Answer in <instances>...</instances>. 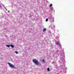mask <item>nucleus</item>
<instances>
[{"instance_id": "1", "label": "nucleus", "mask_w": 74, "mask_h": 74, "mask_svg": "<svg viewBox=\"0 0 74 74\" xmlns=\"http://www.w3.org/2000/svg\"><path fill=\"white\" fill-rule=\"evenodd\" d=\"M32 61L37 66H41V64L40 63L38 62V61L36 59H33Z\"/></svg>"}, {"instance_id": "2", "label": "nucleus", "mask_w": 74, "mask_h": 74, "mask_svg": "<svg viewBox=\"0 0 74 74\" xmlns=\"http://www.w3.org/2000/svg\"><path fill=\"white\" fill-rule=\"evenodd\" d=\"M8 64H9L10 67H12V68H15V66L14 65H13V64H11L8 62Z\"/></svg>"}, {"instance_id": "3", "label": "nucleus", "mask_w": 74, "mask_h": 74, "mask_svg": "<svg viewBox=\"0 0 74 74\" xmlns=\"http://www.w3.org/2000/svg\"><path fill=\"white\" fill-rule=\"evenodd\" d=\"M56 44H57L56 45H60V43H59V42H58L57 43L56 42Z\"/></svg>"}, {"instance_id": "4", "label": "nucleus", "mask_w": 74, "mask_h": 74, "mask_svg": "<svg viewBox=\"0 0 74 74\" xmlns=\"http://www.w3.org/2000/svg\"><path fill=\"white\" fill-rule=\"evenodd\" d=\"M47 30V29H46V28H44L43 29V32H45V30Z\"/></svg>"}, {"instance_id": "5", "label": "nucleus", "mask_w": 74, "mask_h": 74, "mask_svg": "<svg viewBox=\"0 0 74 74\" xmlns=\"http://www.w3.org/2000/svg\"><path fill=\"white\" fill-rule=\"evenodd\" d=\"M10 46L12 47V48H14V46L13 45H10Z\"/></svg>"}, {"instance_id": "6", "label": "nucleus", "mask_w": 74, "mask_h": 74, "mask_svg": "<svg viewBox=\"0 0 74 74\" xmlns=\"http://www.w3.org/2000/svg\"><path fill=\"white\" fill-rule=\"evenodd\" d=\"M42 62L43 63H45V60H42Z\"/></svg>"}, {"instance_id": "7", "label": "nucleus", "mask_w": 74, "mask_h": 74, "mask_svg": "<svg viewBox=\"0 0 74 74\" xmlns=\"http://www.w3.org/2000/svg\"><path fill=\"white\" fill-rule=\"evenodd\" d=\"M6 47H10V45H6Z\"/></svg>"}, {"instance_id": "8", "label": "nucleus", "mask_w": 74, "mask_h": 74, "mask_svg": "<svg viewBox=\"0 0 74 74\" xmlns=\"http://www.w3.org/2000/svg\"><path fill=\"white\" fill-rule=\"evenodd\" d=\"M48 21V18H46V22H47V21Z\"/></svg>"}, {"instance_id": "9", "label": "nucleus", "mask_w": 74, "mask_h": 74, "mask_svg": "<svg viewBox=\"0 0 74 74\" xmlns=\"http://www.w3.org/2000/svg\"><path fill=\"white\" fill-rule=\"evenodd\" d=\"M15 53H18V52L16 51H15Z\"/></svg>"}, {"instance_id": "10", "label": "nucleus", "mask_w": 74, "mask_h": 74, "mask_svg": "<svg viewBox=\"0 0 74 74\" xmlns=\"http://www.w3.org/2000/svg\"><path fill=\"white\" fill-rule=\"evenodd\" d=\"M49 70H50L49 68H47V71H49Z\"/></svg>"}, {"instance_id": "11", "label": "nucleus", "mask_w": 74, "mask_h": 74, "mask_svg": "<svg viewBox=\"0 0 74 74\" xmlns=\"http://www.w3.org/2000/svg\"><path fill=\"white\" fill-rule=\"evenodd\" d=\"M52 5V4H50V7H51Z\"/></svg>"}, {"instance_id": "12", "label": "nucleus", "mask_w": 74, "mask_h": 74, "mask_svg": "<svg viewBox=\"0 0 74 74\" xmlns=\"http://www.w3.org/2000/svg\"><path fill=\"white\" fill-rule=\"evenodd\" d=\"M8 12H10V11H8Z\"/></svg>"}]
</instances>
